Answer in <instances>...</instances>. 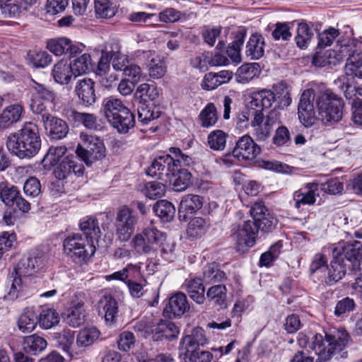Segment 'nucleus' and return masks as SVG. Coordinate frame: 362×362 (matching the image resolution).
<instances>
[{
	"instance_id": "4c0bfd02",
	"label": "nucleus",
	"mask_w": 362,
	"mask_h": 362,
	"mask_svg": "<svg viewBox=\"0 0 362 362\" xmlns=\"http://www.w3.org/2000/svg\"><path fill=\"white\" fill-rule=\"evenodd\" d=\"M23 345L25 352L37 355L45 349L47 342L43 337L32 334L24 338Z\"/></svg>"
},
{
	"instance_id": "8fccbe9b",
	"label": "nucleus",
	"mask_w": 362,
	"mask_h": 362,
	"mask_svg": "<svg viewBox=\"0 0 362 362\" xmlns=\"http://www.w3.org/2000/svg\"><path fill=\"white\" fill-rule=\"evenodd\" d=\"M27 59L30 65L35 68H45L52 62V57L45 51H29Z\"/></svg>"
},
{
	"instance_id": "2f4dec72",
	"label": "nucleus",
	"mask_w": 362,
	"mask_h": 362,
	"mask_svg": "<svg viewBox=\"0 0 362 362\" xmlns=\"http://www.w3.org/2000/svg\"><path fill=\"white\" fill-rule=\"evenodd\" d=\"M23 107L18 103L6 107L0 114V127H6L20 120Z\"/></svg>"
},
{
	"instance_id": "bb28decb",
	"label": "nucleus",
	"mask_w": 362,
	"mask_h": 362,
	"mask_svg": "<svg viewBox=\"0 0 362 362\" xmlns=\"http://www.w3.org/2000/svg\"><path fill=\"white\" fill-rule=\"evenodd\" d=\"M84 304L81 300L72 301L71 307L64 314V320L70 326L78 327L84 322Z\"/></svg>"
},
{
	"instance_id": "dca6fc26",
	"label": "nucleus",
	"mask_w": 362,
	"mask_h": 362,
	"mask_svg": "<svg viewBox=\"0 0 362 362\" xmlns=\"http://www.w3.org/2000/svg\"><path fill=\"white\" fill-rule=\"evenodd\" d=\"M84 171V167L74 156L66 157L54 170V176L59 180H64L71 174L79 177Z\"/></svg>"
},
{
	"instance_id": "ddd939ff",
	"label": "nucleus",
	"mask_w": 362,
	"mask_h": 362,
	"mask_svg": "<svg viewBox=\"0 0 362 362\" xmlns=\"http://www.w3.org/2000/svg\"><path fill=\"white\" fill-rule=\"evenodd\" d=\"M277 118L274 112L271 111L264 117L263 112L260 110L255 115V119H252L250 124L253 128V135L259 141L267 140L271 134L273 126L276 123Z\"/></svg>"
},
{
	"instance_id": "c85d7f7f",
	"label": "nucleus",
	"mask_w": 362,
	"mask_h": 362,
	"mask_svg": "<svg viewBox=\"0 0 362 362\" xmlns=\"http://www.w3.org/2000/svg\"><path fill=\"white\" fill-rule=\"evenodd\" d=\"M206 343L207 340L204 330L202 328L197 327L192 330L191 334L186 335L181 339L179 349H200L201 346H204Z\"/></svg>"
},
{
	"instance_id": "c03bdc74",
	"label": "nucleus",
	"mask_w": 362,
	"mask_h": 362,
	"mask_svg": "<svg viewBox=\"0 0 362 362\" xmlns=\"http://www.w3.org/2000/svg\"><path fill=\"white\" fill-rule=\"evenodd\" d=\"M20 194L18 188L7 182H0V199L6 206H13Z\"/></svg>"
},
{
	"instance_id": "6e6552de",
	"label": "nucleus",
	"mask_w": 362,
	"mask_h": 362,
	"mask_svg": "<svg viewBox=\"0 0 362 362\" xmlns=\"http://www.w3.org/2000/svg\"><path fill=\"white\" fill-rule=\"evenodd\" d=\"M139 218L136 213L127 206L120 207L116 214L115 233L117 240L129 241L135 231Z\"/></svg>"
},
{
	"instance_id": "473e14b6",
	"label": "nucleus",
	"mask_w": 362,
	"mask_h": 362,
	"mask_svg": "<svg viewBox=\"0 0 362 362\" xmlns=\"http://www.w3.org/2000/svg\"><path fill=\"white\" fill-rule=\"evenodd\" d=\"M54 338L58 347L73 357L74 345L75 342V332L71 329H64L54 334Z\"/></svg>"
},
{
	"instance_id": "2eb2a0df",
	"label": "nucleus",
	"mask_w": 362,
	"mask_h": 362,
	"mask_svg": "<svg viewBox=\"0 0 362 362\" xmlns=\"http://www.w3.org/2000/svg\"><path fill=\"white\" fill-rule=\"evenodd\" d=\"M261 151L260 147L256 144L249 135L239 138L233 151V154L239 160H253Z\"/></svg>"
},
{
	"instance_id": "cd10ccee",
	"label": "nucleus",
	"mask_w": 362,
	"mask_h": 362,
	"mask_svg": "<svg viewBox=\"0 0 362 362\" xmlns=\"http://www.w3.org/2000/svg\"><path fill=\"white\" fill-rule=\"evenodd\" d=\"M47 48L56 56H62L68 52L69 55L74 53L77 54L79 52V47L76 45H73L71 42L65 37L49 40Z\"/></svg>"
},
{
	"instance_id": "338daca9",
	"label": "nucleus",
	"mask_w": 362,
	"mask_h": 362,
	"mask_svg": "<svg viewBox=\"0 0 362 362\" xmlns=\"http://www.w3.org/2000/svg\"><path fill=\"white\" fill-rule=\"evenodd\" d=\"M137 111L139 121L144 124H147L151 121L160 117L159 111L155 110V107H150L145 104L139 106Z\"/></svg>"
},
{
	"instance_id": "20e7f679",
	"label": "nucleus",
	"mask_w": 362,
	"mask_h": 362,
	"mask_svg": "<svg viewBox=\"0 0 362 362\" xmlns=\"http://www.w3.org/2000/svg\"><path fill=\"white\" fill-rule=\"evenodd\" d=\"M315 100L317 118L324 124H329L341 120L344 103L340 97L323 87L315 90Z\"/></svg>"
},
{
	"instance_id": "a211bd4d",
	"label": "nucleus",
	"mask_w": 362,
	"mask_h": 362,
	"mask_svg": "<svg viewBox=\"0 0 362 362\" xmlns=\"http://www.w3.org/2000/svg\"><path fill=\"white\" fill-rule=\"evenodd\" d=\"M346 274V264L339 258H334L323 274L318 275V279L327 285H332L339 281Z\"/></svg>"
},
{
	"instance_id": "1a4fd4ad",
	"label": "nucleus",
	"mask_w": 362,
	"mask_h": 362,
	"mask_svg": "<svg viewBox=\"0 0 362 362\" xmlns=\"http://www.w3.org/2000/svg\"><path fill=\"white\" fill-rule=\"evenodd\" d=\"M258 227L252 221L233 224L230 236L235 242L237 251L244 252L255 244Z\"/></svg>"
},
{
	"instance_id": "b1692460",
	"label": "nucleus",
	"mask_w": 362,
	"mask_h": 362,
	"mask_svg": "<svg viewBox=\"0 0 362 362\" xmlns=\"http://www.w3.org/2000/svg\"><path fill=\"white\" fill-rule=\"evenodd\" d=\"M190 308L187 296L182 292H177L169 298L165 310L174 317H181Z\"/></svg>"
},
{
	"instance_id": "c756f323",
	"label": "nucleus",
	"mask_w": 362,
	"mask_h": 362,
	"mask_svg": "<svg viewBox=\"0 0 362 362\" xmlns=\"http://www.w3.org/2000/svg\"><path fill=\"white\" fill-rule=\"evenodd\" d=\"M204 281L199 278L186 279L185 286L190 298L198 304L204 303L205 300V288Z\"/></svg>"
},
{
	"instance_id": "58836bf2",
	"label": "nucleus",
	"mask_w": 362,
	"mask_h": 362,
	"mask_svg": "<svg viewBox=\"0 0 362 362\" xmlns=\"http://www.w3.org/2000/svg\"><path fill=\"white\" fill-rule=\"evenodd\" d=\"M259 65L257 63L245 64L240 66L235 73V79L240 83H247L259 74Z\"/></svg>"
},
{
	"instance_id": "f3484780",
	"label": "nucleus",
	"mask_w": 362,
	"mask_h": 362,
	"mask_svg": "<svg viewBox=\"0 0 362 362\" xmlns=\"http://www.w3.org/2000/svg\"><path fill=\"white\" fill-rule=\"evenodd\" d=\"M45 128L49 136L53 139H61L66 136L69 127L66 123L60 118L45 113L42 119Z\"/></svg>"
},
{
	"instance_id": "ea45409f",
	"label": "nucleus",
	"mask_w": 362,
	"mask_h": 362,
	"mask_svg": "<svg viewBox=\"0 0 362 362\" xmlns=\"http://www.w3.org/2000/svg\"><path fill=\"white\" fill-rule=\"evenodd\" d=\"M103 105L105 116L110 123L115 122V119L120 115L123 108H127L119 99L113 97L105 99Z\"/></svg>"
},
{
	"instance_id": "aec40b11",
	"label": "nucleus",
	"mask_w": 362,
	"mask_h": 362,
	"mask_svg": "<svg viewBox=\"0 0 362 362\" xmlns=\"http://www.w3.org/2000/svg\"><path fill=\"white\" fill-rule=\"evenodd\" d=\"M274 93L269 90L263 88L253 92L249 95V105L251 107L257 108L262 112L264 109L271 107L275 103Z\"/></svg>"
},
{
	"instance_id": "4d7b16f0",
	"label": "nucleus",
	"mask_w": 362,
	"mask_h": 362,
	"mask_svg": "<svg viewBox=\"0 0 362 362\" xmlns=\"http://www.w3.org/2000/svg\"><path fill=\"white\" fill-rule=\"evenodd\" d=\"M313 35V30L309 28L308 24L305 23H298L297 35L295 37L297 46L301 49L307 47Z\"/></svg>"
},
{
	"instance_id": "0e129e2a",
	"label": "nucleus",
	"mask_w": 362,
	"mask_h": 362,
	"mask_svg": "<svg viewBox=\"0 0 362 362\" xmlns=\"http://www.w3.org/2000/svg\"><path fill=\"white\" fill-rule=\"evenodd\" d=\"M131 245L139 254H148L154 250L151 245L147 242L146 236H143V232L136 233L131 241Z\"/></svg>"
},
{
	"instance_id": "4be33fe9",
	"label": "nucleus",
	"mask_w": 362,
	"mask_h": 362,
	"mask_svg": "<svg viewBox=\"0 0 362 362\" xmlns=\"http://www.w3.org/2000/svg\"><path fill=\"white\" fill-rule=\"evenodd\" d=\"M70 65L74 71V76L86 74L93 69V61L91 57L88 53H82L79 48L77 54H70Z\"/></svg>"
},
{
	"instance_id": "a18cd8bd",
	"label": "nucleus",
	"mask_w": 362,
	"mask_h": 362,
	"mask_svg": "<svg viewBox=\"0 0 362 362\" xmlns=\"http://www.w3.org/2000/svg\"><path fill=\"white\" fill-rule=\"evenodd\" d=\"M39 325L44 329H50L59 322L58 313L53 308H42L37 317Z\"/></svg>"
},
{
	"instance_id": "49530a36",
	"label": "nucleus",
	"mask_w": 362,
	"mask_h": 362,
	"mask_svg": "<svg viewBox=\"0 0 362 362\" xmlns=\"http://www.w3.org/2000/svg\"><path fill=\"white\" fill-rule=\"evenodd\" d=\"M66 151L67 149L64 146H50L42 160V164L45 168L50 169L64 156Z\"/></svg>"
},
{
	"instance_id": "37998d69",
	"label": "nucleus",
	"mask_w": 362,
	"mask_h": 362,
	"mask_svg": "<svg viewBox=\"0 0 362 362\" xmlns=\"http://www.w3.org/2000/svg\"><path fill=\"white\" fill-rule=\"evenodd\" d=\"M37 315L31 309H27L18 320V327L22 332H30L37 324Z\"/></svg>"
},
{
	"instance_id": "69168bd1",
	"label": "nucleus",
	"mask_w": 362,
	"mask_h": 362,
	"mask_svg": "<svg viewBox=\"0 0 362 362\" xmlns=\"http://www.w3.org/2000/svg\"><path fill=\"white\" fill-rule=\"evenodd\" d=\"M327 261V257L322 252L315 254L310 267V273L315 274L318 278V275L323 274L327 269L328 267Z\"/></svg>"
},
{
	"instance_id": "6e6d98bb",
	"label": "nucleus",
	"mask_w": 362,
	"mask_h": 362,
	"mask_svg": "<svg viewBox=\"0 0 362 362\" xmlns=\"http://www.w3.org/2000/svg\"><path fill=\"white\" fill-rule=\"evenodd\" d=\"M225 277V273L221 271L215 263H211L204 267L202 280L206 284H212L219 282Z\"/></svg>"
},
{
	"instance_id": "9b49d317",
	"label": "nucleus",
	"mask_w": 362,
	"mask_h": 362,
	"mask_svg": "<svg viewBox=\"0 0 362 362\" xmlns=\"http://www.w3.org/2000/svg\"><path fill=\"white\" fill-rule=\"evenodd\" d=\"M334 258H339L343 263L349 262L354 271L360 270L362 259V243L354 241L351 243H339L332 250Z\"/></svg>"
},
{
	"instance_id": "052dcab7",
	"label": "nucleus",
	"mask_w": 362,
	"mask_h": 362,
	"mask_svg": "<svg viewBox=\"0 0 362 362\" xmlns=\"http://www.w3.org/2000/svg\"><path fill=\"white\" fill-rule=\"evenodd\" d=\"M135 95L144 101H153L158 98L159 90L153 84L141 83L137 87Z\"/></svg>"
},
{
	"instance_id": "412c9836",
	"label": "nucleus",
	"mask_w": 362,
	"mask_h": 362,
	"mask_svg": "<svg viewBox=\"0 0 362 362\" xmlns=\"http://www.w3.org/2000/svg\"><path fill=\"white\" fill-rule=\"evenodd\" d=\"M203 205V199L199 195L187 194L182 199L178 208L179 218L186 220L189 215L200 209Z\"/></svg>"
},
{
	"instance_id": "a878e982",
	"label": "nucleus",
	"mask_w": 362,
	"mask_h": 362,
	"mask_svg": "<svg viewBox=\"0 0 362 362\" xmlns=\"http://www.w3.org/2000/svg\"><path fill=\"white\" fill-rule=\"evenodd\" d=\"M153 341L175 338L179 334V328L172 322L161 320L151 329Z\"/></svg>"
},
{
	"instance_id": "603ef678",
	"label": "nucleus",
	"mask_w": 362,
	"mask_h": 362,
	"mask_svg": "<svg viewBox=\"0 0 362 362\" xmlns=\"http://www.w3.org/2000/svg\"><path fill=\"white\" fill-rule=\"evenodd\" d=\"M209 224L205 219L195 217L190 221L187 229V235L192 238L202 237L206 231Z\"/></svg>"
},
{
	"instance_id": "774afa93",
	"label": "nucleus",
	"mask_w": 362,
	"mask_h": 362,
	"mask_svg": "<svg viewBox=\"0 0 362 362\" xmlns=\"http://www.w3.org/2000/svg\"><path fill=\"white\" fill-rule=\"evenodd\" d=\"M354 300L352 298L346 297L337 303L334 313L335 316L338 317H344L347 313L354 310Z\"/></svg>"
},
{
	"instance_id": "9d476101",
	"label": "nucleus",
	"mask_w": 362,
	"mask_h": 362,
	"mask_svg": "<svg viewBox=\"0 0 362 362\" xmlns=\"http://www.w3.org/2000/svg\"><path fill=\"white\" fill-rule=\"evenodd\" d=\"M64 252L74 259H86L93 255L95 247L78 233L68 236L64 241Z\"/></svg>"
},
{
	"instance_id": "7ed1b4c3",
	"label": "nucleus",
	"mask_w": 362,
	"mask_h": 362,
	"mask_svg": "<svg viewBox=\"0 0 362 362\" xmlns=\"http://www.w3.org/2000/svg\"><path fill=\"white\" fill-rule=\"evenodd\" d=\"M350 337L344 329L325 332V336L317 334L312 337L310 348L318 356V360L327 361L334 354L343 351Z\"/></svg>"
},
{
	"instance_id": "6ab92c4d",
	"label": "nucleus",
	"mask_w": 362,
	"mask_h": 362,
	"mask_svg": "<svg viewBox=\"0 0 362 362\" xmlns=\"http://www.w3.org/2000/svg\"><path fill=\"white\" fill-rule=\"evenodd\" d=\"M318 189L317 182H309L304 185L303 188L294 192L293 199L294 206L300 209L302 205H313L316 202L315 192Z\"/></svg>"
},
{
	"instance_id": "79ce46f5",
	"label": "nucleus",
	"mask_w": 362,
	"mask_h": 362,
	"mask_svg": "<svg viewBox=\"0 0 362 362\" xmlns=\"http://www.w3.org/2000/svg\"><path fill=\"white\" fill-rule=\"evenodd\" d=\"M339 51V43L337 44L335 49H332L327 51L324 53L317 52L316 53L313 59V64L315 66L322 67L326 65H333L335 66L341 62L339 60L338 54H332V52H338Z\"/></svg>"
},
{
	"instance_id": "09e8293b",
	"label": "nucleus",
	"mask_w": 362,
	"mask_h": 362,
	"mask_svg": "<svg viewBox=\"0 0 362 362\" xmlns=\"http://www.w3.org/2000/svg\"><path fill=\"white\" fill-rule=\"evenodd\" d=\"M275 103L279 107H288L291 103L288 87L284 83H279L273 86Z\"/></svg>"
},
{
	"instance_id": "bf43d9fd",
	"label": "nucleus",
	"mask_w": 362,
	"mask_h": 362,
	"mask_svg": "<svg viewBox=\"0 0 362 362\" xmlns=\"http://www.w3.org/2000/svg\"><path fill=\"white\" fill-rule=\"evenodd\" d=\"M95 10L96 15L102 18L113 17L117 8L110 0H95Z\"/></svg>"
},
{
	"instance_id": "72a5a7b5",
	"label": "nucleus",
	"mask_w": 362,
	"mask_h": 362,
	"mask_svg": "<svg viewBox=\"0 0 362 362\" xmlns=\"http://www.w3.org/2000/svg\"><path fill=\"white\" fill-rule=\"evenodd\" d=\"M52 74L54 81L60 84H67L74 75V71L70 63L66 60H60L54 64Z\"/></svg>"
},
{
	"instance_id": "4468645a",
	"label": "nucleus",
	"mask_w": 362,
	"mask_h": 362,
	"mask_svg": "<svg viewBox=\"0 0 362 362\" xmlns=\"http://www.w3.org/2000/svg\"><path fill=\"white\" fill-rule=\"evenodd\" d=\"M45 254L37 250H34L20 261L16 269L20 275H23L25 278L33 275L42 269L45 265Z\"/></svg>"
},
{
	"instance_id": "3c124183",
	"label": "nucleus",
	"mask_w": 362,
	"mask_h": 362,
	"mask_svg": "<svg viewBox=\"0 0 362 362\" xmlns=\"http://www.w3.org/2000/svg\"><path fill=\"white\" fill-rule=\"evenodd\" d=\"M100 332L95 327H88L81 329L76 337V344L79 347H86L98 339Z\"/></svg>"
},
{
	"instance_id": "39448f33",
	"label": "nucleus",
	"mask_w": 362,
	"mask_h": 362,
	"mask_svg": "<svg viewBox=\"0 0 362 362\" xmlns=\"http://www.w3.org/2000/svg\"><path fill=\"white\" fill-rule=\"evenodd\" d=\"M338 54L341 62L346 60L345 73L347 76L362 78V47L355 39H347L339 42Z\"/></svg>"
},
{
	"instance_id": "e433bc0d",
	"label": "nucleus",
	"mask_w": 362,
	"mask_h": 362,
	"mask_svg": "<svg viewBox=\"0 0 362 362\" xmlns=\"http://www.w3.org/2000/svg\"><path fill=\"white\" fill-rule=\"evenodd\" d=\"M110 124L119 133H127L135 125L134 116L128 108H123L120 115L115 119V122L112 121Z\"/></svg>"
},
{
	"instance_id": "f257e3e1",
	"label": "nucleus",
	"mask_w": 362,
	"mask_h": 362,
	"mask_svg": "<svg viewBox=\"0 0 362 362\" xmlns=\"http://www.w3.org/2000/svg\"><path fill=\"white\" fill-rule=\"evenodd\" d=\"M171 154L158 156L146 170L151 177H156L165 182H169L176 192H182L192 184V174L186 169H180L181 165H189L192 158L183 153L178 148L169 149Z\"/></svg>"
},
{
	"instance_id": "c9c22d12",
	"label": "nucleus",
	"mask_w": 362,
	"mask_h": 362,
	"mask_svg": "<svg viewBox=\"0 0 362 362\" xmlns=\"http://www.w3.org/2000/svg\"><path fill=\"white\" fill-rule=\"evenodd\" d=\"M21 276H23V275H20L16 269L15 272L11 273L8 277V299H16L23 293L25 285Z\"/></svg>"
},
{
	"instance_id": "e2e57ef3",
	"label": "nucleus",
	"mask_w": 362,
	"mask_h": 362,
	"mask_svg": "<svg viewBox=\"0 0 362 362\" xmlns=\"http://www.w3.org/2000/svg\"><path fill=\"white\" fill-rule=\"evenodd\" d=\"M143 192L148 198L156 199L165 194V187L164 184L159 182H148L145 184Z\"/></svg>"
},
{
	"instance_id": "de8ad7c7",
	"label": "nucleus",
	"mask_w": 362,
	"mask_h": 362,
	"mask_svg": "<svg viewBox=\"0 0 362 362\" xmlns=\"http://www.w3.org/2000/svg\"><path fill=\"white\" fill-rule=\"evenodd\" d=\"M80 228L86 235V240L93 243L94 239H98L100 233L98 220L93 217H88L80 223Z\"/></svg>"
},
{
	"instance_id": "13d9d810",
	"label": "nucleus",
	"mask_w": 362,
	"mask_h": 362,
	"mask_svg": "<svg viewBox=\"0 0 362 362\" xmlns=\"http://www.w3.org/2000/svg\"><path fill=\"white\" fill-rule=\"evenodd\" d=\"M153 211L156 216L168 221L173 218L175 208L172 203L163 199L154 204Z\"/></svg>"
},
{
	"instance_id": "5701e85b",
	"label": "nucleus",
	"mask_w": 362,
	"mask_h": 362,
	"mask_svg": "<svg viewBox=\"0 0 362 362\" xmlns=\"http://www.w3.org/2000/svg\"><path fill=\"white\" fill-rule=\"evenodd\" d=\"M75 91L83 105L90 106L95 102V83L92 79L78 80L75 87Z\"/></svg>"
},
{
	"instance_id": "f704fd0d",
	"label": "nucleus",
	"mask_w": 362,
	"mask_h": 362,
	"mask_svg": "<svg viewBox=\"0 0 362 362\" xmlns=\"http://www.w3.org/2000/svg\"><path fill=\"white\" fill-rule=\"evenodd\" d=\"M264 40L261 35L253 34L246 45L245 53L252 59H259L264 55Z\"/></svg>"
},
{
	"instance_id": "f03ea898",
	"label": "nucleus",
	"mask_w": 362,
	"mask_h": 362,
	"mask_svg": "<svg viewBox=\"0 0 362 362\" xmlns=\"http://www.w3.org/2000/svg\"><path fill=\"white\" fill-rule=\"evenodd\" d=\"M8 149L20 158H31L41 148V139L37 126L26 122L16 132L8 136Z\"/></svg>"
},
{
	"instance_id": "864d4df0",
	"label": "nucleus",
	"mask_w": 362,
	"mask_h": 362,
	"mask_svg": "<svg viewBox=\"0 0 362 362\" xmlns=\"http://www.w3.org/2000/svg\"><path fill=\"white\" fill-rule=\"evenodd\" d=\"M199 119L203 127L214 126L218 121V115L213 103H209L200 112Z\"/></svg>"
},
{
	"instance_id": "680f3d73",
	"label": "nucleus",
	"mask_w": 362,
	"mask_h": 362,
	"mask_svg": "<svg viewBox=\"0 0 362 362\" xmlns=\"http://www.w3.org/2000/svg\"><path fill=\"white\" fill-rule=\"evenodd\" d=\"M142 232L143 236H146L147 242L151 245L153 250H156V247L160 245L165 239L163 233L152 225L144 228Z\"/></svg>"
},
{
	"instance_id": "f8f14e48",
	"label": "nucleus",
	"mask_w": 362,
	"mask_h": 362,
	"mask_svg": "<svg viewBox=\"0 0 362 362\" xmlns=\"http://www.w3.org/2000/svg\"><path fill=\"white\" fill-rule=\"evenodd\" d=\"M315 96V89L305 90L300 98L298 107V119L305 127L313 126L317 120L314 100Z\"/></svg>"
},
{
	"instance_id": "7c9ffc66",
	"label": "nucleus",
	"mask_w": 362,
	"mask_h": 362,
	"mask_svg": "<svg viewBox=\"0 0 362 362\" xmlns=\"http://www.w3.org/2000/svg\"><path fill=\"white\" fill-rule=\"evenodd\" d=\"M179 356L182 362H211L213 354L200 349H179Z\"/></svg>"
},
{
	"instance_id": "393cba45",
	"label": "nucleus",
	"mask_w": 362,
	"mask_h": 362,
	"mask_svg": "<svg viewBox=\"0 0 362 362\" xmlns=\"http://www.w3.org/2000/svg\"><path fill=\"white\" fill-rule=\"evenodd\" d=\"M98 309L107 322L112 323L118 312L117 302L112 296L104 295L98 302Z\"/></svg>"
},
{
	"instance_id": "423d86ee",
	"label": "nucleus",
	"mask_w": 362,
	"mask_h": 362,
	"mask_svg": "<svg viewBox=\"0 0 362 362\" xmlns=\"http://www.w3.org/2000/svg\"><path fill=\"white\" fill-rule=\"evenodd\" d=\"M29 86L32 90L30 109L35 114H49L55 110L57 98L55 93L44 84L31 79Z\"/></svg>"
},
{
	"instance_id": "a19ab883",
	"label": "nucleus",
	"mask_w": 362,
	"mask_h": 362,
	"mask_svg": "<svg viewBox=\"0 0 362 362\" xmlns=\"http://www.w3.org/2000/svg\"><path fill=\"white\" fill-rule=\"evenodd\" d=\"M206 296L209 300L219 305L221 308L227 307V288L223 284H218L210 287Z\"/></svg>"
},
{
	"instance_id": "5fc2aeb1",
	"label": "nucleus",
	"mask_w": 362,
	"mask_h": 362,
	"mask_svg": "<svg viewBox=\"0 0 362 362\" xmlns=\"http://www.w3.org/2000/svg\"><path fill=\"white\" fill-rule=\"evenodd\" d=\"M228 134L217 129L211 132L207 138V144L214 151H223L226 145Z\"/></svg>"
},
{
	"instance_id": "0eeeda50",
	"label": "nucleus",
	"mask_w": 362,
	"mask_h": 362,
	"mask_svg": "<svg viewBox=\"0 0 362 362\" xmlns=\"http://www.w3.org/2000/svg\"><path fill=\"white\" fill-rule=\"evenodd\" d=\"M83 144H78L76 153L87 165H91L105 156V147L103 141L94 135L81 134Z\"/></svg>"
}]
</instances>
